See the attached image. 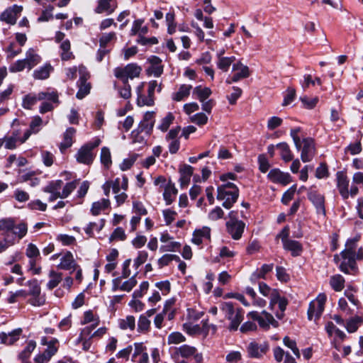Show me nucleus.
<instances>
[{
	"label": "nucleus",
	"instance_id": "1",
	"mask_svg": "<svg viewBox=\"0 0 363 363\" xmlns=\"http://www.w3.org/2000/svg\"><path fill=\"white\" fill-rule=\"evenodd\" d=\"M144 83H142L137 87L136 91L138 94L137 104L139 106H152L155 103V91L157 89L158 92L162 90L161 84H158L157 81L152 80L148 83L147 96L142 94Z\"/></svg>",
	"mask_w": 363,
	"mask_h": 363
},
{
	"label": "nucleus",
	"instance_id": "2",
	"mask_svg": "<svg viewBox=\"0 0 363 363\" xmlns=\"http://www.w3.org/2000/svg\"><path fill=\"white\" fill-rule=\"evenodd\" d=\"M337 189L343 199H347L350 196L354 197L359 193V188L352 185L349 189L350 180L347 175L342 172H337L336 174Z\"/></svg>",
	"mask_w": 363,
	"mask_h": 363
},
{
	"label": "nucleus",
	"instance_id": "3",
	"mask_svg": "<svg viewBox=\"0 0 363 363\" xmlns=\"http://www.w3.org/2000/svg\"><path fill=\"white\" fill-rule=\"evenodd\" d=\"M355 240L348 241L346 245L347 248L341 253L343 258V262L340 264V269L344 273L350 274V271L346 267V260H347L348 264L352 269H354L355 268Z\"/></svg>",
	"mask_w": 363,
	"mask_h": 363
},
{
	"label": "nucleus",
	"instance_id": "4",
	"mask_svg": "<svg viewBox=\"0 0 363 363\" xmlns=\"http://www.w3.org/2000/svg\"><path fill=\"white\" fill-rule=\"evenodd\" d=\"M141 68L135 64H128L124 67H116L114 75L123 82H128V79H133L139 77Z\"/></svg>",
	"mask_w": 363,
	"mask_h": 363
},
{
	"label": "nucleus",
	"instance_id": "5",
	"mask_svg": "<svg viewBox=\"0 0 363 363\" xmlns=\"http://www.w3.org/2000/svg\"><path fill=\"white\" fill-rule=\"evenodd\" d=\"M239 195L238 189H225V188H217V199L223 201V206L225 208H230L236 202Z\"/></svg>",
	"mask_w": 363,
	"mask_h": 363
},
{
	"label": "nucleus",
	"instance_id": "6",
	"mask_svg": "<svg viewBox=\"0 0 363 363\" xmlns=\"http://www.w3.org/2000/svg\"><path fill=\"white\" fill-rule=\"evenodd\" d=\"M79 90L76 94V96L79 99H82L89 94L91 89V84L86 82L87 79L89 78V73L86 68L82 65L79 66Z\"/></svg>",
	"mask_w": 363,
	"mask_h": 363
},
{
	"label": "nucleus",
	"instance_id": "7",
	"mask_svg": "<svg viewBox=\"0 0 363 363\" xmlns=\"http://www.w3.org/2000/svg\"><path fill=\"white\" fill-rule=\"evenodd\" d=\"M326 299L327 297L325 294H320L315 300L310 303L308 310V317L309 320H312L313 317L315 319L320 317L324 311Z\"/></svg>",
	"mask_w": 363,
	"mask_h": 363
},
{
	"label": "nucleus",
	"instance_id": "8",
	"mask_svg": "<svg viewBox=\"0 0 363 363\" xmlns=\"http://www.w3.org/2000/svg\"><path fill=\"white\" fill-rule=\"evenodd\" d=\"M232 72H233V74L232 76H229L225 81L228 84L237 82L250 76L249 67L242 64L240 61H237L233 65Z\"/></svg>",
	"mask_w": 363,
	"mask_h": 363
},
{
	"label": "nucleus",
	"instance_id": "9",
	"mask_svg": "<svg viewBox=\"0 0 363 363\" xmlns=\"http://www.w3.org/2000/svg\"><path fill=\"white\" fill-rule=\"evenodd\" d=\"M308 198L315 208L317 213L325 216L324 196L311 188L308 190Z\"/></svg>",
	"mask_w": 363,
	"mask_h": 363
},
{
	"label": "nucleus",
	"instance_id": "10",
	"mask_svg": "<svg viewBox=\"0 0 363 363\" xmlns=\"http://www.w3.org/2000/svg\"><path fill=\"white\" fill-rule=\"evenodd\" d=\"M301 158L303 162H310L315 155V149L314 141L312 138H304L301 141Z\"/></svg>",
	"mask_w": 363,
	"mask_h": 363
},
{
	"label": "nucleus",
	"instance_id": "11",
	"mask_svg": "<svg viewBox=\"0 0 363 363\" xmlns=\"http://www.w3.org/2000/svg\"><path fill=\"white\" fill-rule=\"evenodd\" d=\"M269 350V344L265 341H253L251 342L248 347L247 351L251 357L260 358Z\"/></svg>",
	"mask_w": 363,
	"mask_h": 363
},
{
	"label": "nucleus",
	"instance_id": "12",
	"mask_svg": "<svg viewBox=\"0 0 363 363\" xmlns=\"http://www.w3.org/2000/svg\"><path fill=\"white\" fill-rule=\"evenodd\" d=\"M122 278L117 277L112 281V291H116L118 290L130 292L133 287L137 284L135 275L131 277L129 279L122 283Z\"/></svg>",
	"mask_w": 363,
	"mask_h": 363
},
{
	"label": "nucleus",
	"instance_id": "13",
	"mask_svg": "<svg viewBox=\"0 0 363 363\" xmlns=\"http://www.w3.org/2000/svg\"><path fill=\"white\" fill-rule=\"evenodd\" d=\"M23 11L22 6L16 4L6 9L0 16V20L6 23L14 25L16 23L18 15Z\"/></svg>",
	"mask_w": 363,
	"mask_h": 363
},
{
	"label": "nucleus",
	"instance_id": "14",
	"mask_svg": "<svg viewBox=\"0 0 363 363\" xmlns=\"http://www.w3.org/2000/svg\"><path fill=\"white\" fill-rule=\"evenodd\" d=\"M267 178L273 183L286 186L291 182V177L289 173L281 172L279 169H272L267 174Z\"/></svg>",
	"mask_w": 363,
	"mask_h": 363
},
{
	"label": "nucleus",
	"instance_id": "15",
	"mask_svg": "<svg viewBox=\"0 0 363 363\" xmlns=\"http://www.w3.org/2000/svg\"><path fill=\"white\" fill-rule=\"evenodd\" d=\"M245 223L242 220L230 219L226 223L228 232L234 240H239L245 229Z\"/></svg>",
	"mask_w": 363,
	"mask_h": 363
},
{
	"label": "nucleus",
	"instance_id": "16",
	"mask_svg": "<svg viewBox=\"0 0 363 363\" xmlns=\"http://www.w3.org/2000/svg\"><path fill=\"white\" fill-rule=\"evenodd\" d=\"M160 240L163 243L160 248V251L162 252H176L181 246L179 242L173 241V238L167 233H162Z\"/></svg>",
	"mask_w": 363,
	"mask_h": 363
},
{
	"label": "nucleus",
	"instance_id": "17",
	"mask_svg": "<svg viewBox=\"0 0 363 363\" xmlns=\"http://www.w3.org/2000/svg\"><path fill=\"white\" fill-rule=\"evenodd\" d=\"M206 327L207 323L206 322H203L202 326L199 324H193L192 323H186L183 325L184 330L190 335L203 334L206 336L208 332Z\"/></svg>",
	"mask_w": 363,
	"mask_h": 363
},
{
	"label": "nucleus",
	"instance_id": "18",
	"mask_svg": "<svg viewBox=\"0 0 363 363\" xmlns=\"http://www.w3.org/2000/svg\"><path fill=\"white\" fill-rule=\"evenodd\" d=\"M76 160L79 163L91 164L94 160L92 150L86 144L84 145L79 150L76 155Z\"/></svg>",
	"mask_w": 363,
	"mask_h": 363
},
{
	"label": "nucleus",
	"instance_id": "19",
	"mask_svg": "<svg viewBox=\"0 0 363 363\" xmlns=\"http://www.w3.org/2000/svg\"><path fill=\"white\" fill-rule=\"evenodd\" d=\"M211 238V228L204 226L201 229L196 230L193 233L191 241L194 244L199 245L204 240H209Z\"/></svg>",
	"mask_w": 363,
	"mask_h": 363
},
{
	"label": "nucleus",
	"instance_id": "20",
	"mask_svg": "<svg viewBox=\"0 0 363 363\" xmlns=\"http://www.w3.org/2000/svg\"><path fill=\"white\" fill-rule=\"evenodd\" d=\"M196 352H197L196 347L188 345H184L178 347H174L172 350L171 354L177 355V357L183 359L193 356V354H195Z\"/></svg>",
	"mask_w": 363,
	"mask_h": 363
},
{
	"label": "nucleus",
	"instance_id": "21",
	"mask_svg": "<svg viewBox=\"0 0 363 363\" xmlns=\"http://www.w3.org/2000/svg\"><path fill=\"white\" fill-rule=\"evenodd\" d=\"M43 124V120L40 116H35L30 123V128L24 133L23 139H21V143H24L32 133H37Z\"/></svg>",
	"mask_w": 363,
	"mask_h": 363
},
{
	"label": "nucleus",
	"instance_id": "22",
	"mask_svg": "<svg viewBox=\"0 0 363 363\" xmlns=\"http://www.w3.org/2000/svg\"><path fill=\"white\" fill-rule=\"evenodd\" d=\"M22 333L21 328H17L8 333H0V342L5 345H12L16 342Z\"/></svg>",
	"mask_w": 363,
	"mask_h": 363
},
{
	"label": "nucleus",
	"instance_id": "23",
	"mask_svg": "<svg viewBox=\"0 0 363 363\" xmlns=\"http://www.w3.org/2000/svg\"><path fill=\"white\" fill-rule=\"evenodd\" d=\"M116 9L113 4V0H98V6L96 7L94 11L96 13H106L107 14L112 13Z\"/></svg>",
	"mask_w": 363,
	"mask_h": 363
},
{
	"label": "nucleus",
	"instance_id": "24",
	"mask_svg": "<svg viewBox=\"0 0 363 363\" xmlns=\"http://www.w3.org/2000/svg\"><path fill=\"white\" fill-rule=\"evenodd\" d=\"M21 139H23V138L19 137L18 131H13L11 135H6L4 138V147L7 150L16 149L18 143L21 144Z\"/></svg>",
	"mask_w": 363,
	"mask_h": 363
},
{
	"label": "nucleus",
	"instance_id": "25",
	"mask_svg": "<svg viewBox=\"0 0 363 363\" xmlns=\"http://www.w3.org/2000/svg\"><path fill=\"white\" fill-rule=\"evenodd\" d=\"M77 264L74 262L72 254L70 252H67L61 258L60 263L57 265V268L61 269H75Z\"/></svg>",
	"mask_w": 363,
	"mask_h": 363
},
{
	"label": "nucleus",
	"instance_id": "26",
	"mask_svg": "<svg viewBox=\"0 0 363 363\" xmlns=\"http://www.w3.org/2000/svg\"><path fill=\"white\" fill-rule=\"evenodd\" d=\"M180 173V184L182 186H186L190 182L191 177L193 174V167L188 164H183L179 168Z\"/></svg>",
	"mask_w": 363,
	"mask_h": 363
},
{
	"label": "nucleus",
	"instance_id": "27",
	"mask_svg": "<svg viewBox=\"0 0 363 363\" xmlns=\"http://www.w3.org/2000/svg\"><path fill=\"white\" fill-rule=\"evenodd\" d=\"M76 130L74 128H68L64 133L63 140L60 143V149L61 152H64L66 149L72 146L73 143V138L75 135Z\"/></svg>",
	"mask_w": 363,
	"mask_h": 363
},
{
	"label": "nucleus",
	"instance_id": "28",
	"mask_svg": "<svg viewBox=\"0 0 363 363\" xmlns=\"http://www.w3.org/2000/svg\"><path fill=\"white\" fill-rule=\"evenodd\" d=\"M60 55L62 60L67 61L74 59V56L72 52L71 51V44L69 40L67 39L61 42L60 45Z\"/></svg>",
	"mask_w": 363,
	"mask_h": 363
},
{
	"label": "nucleus",
	"instance_id": "29",
	"mask_svg": "<svg viewBox=\"0 0 363 363\" xmlns=\"http://www.w3.org/2000/svg\"><path fill=\"white\" fill-rule=\"evenodd\" d=\"M283 247L284 250L291 252L294 257L300 255L303 250L302 245L298 241L293 240H286Z\"/></svg>",
	"mask_w": 363,
	"mask_h": 363
},
{
	"label": "nucleus",
	"instance_id": "30",
	"mask_svg": "<svg viewBox=\"0 0 363 363\" xmlns=\"http://www.w3.org/2000/svg\"><path fill=\"white\" fill-rule=\"evenodd\" d=\"M48 278L49 281L46 284L47 288L49 290H52L54 288L57 287L61 281H62V274L52 269L49 272Z\"/></svg>",
	"mask_w": 363,
	"mask_h": 363
},
{
	"label": "nucleus",
	"instance_id": "31",
	"mask_svg": "<svg viewBox=\"0 0 363 363\" xmlns=\"http://www.w3.org/2000/svg\"><path fill=\"white\" fill-rule=\"evenodd\" d=\"M43 94L30 93L23 98L22 106L26 109H30L38 101H42Z\"/></svg>",
	"mask_w": 363,
	"mask_h": 363
},
{
	"label": "nucleus",
	"instance_id": "32",
	"mask_svg": "<svg viewBox=\"0 0 363 363\" xmlns=\"http://www.w3.org/2000/svg\"><path fill=\"white\" fill-rule=\"evenodd\" d=\"M243 311L241 308H237L234 314L228 319L230 325L228 329L230 330H237L240 324L243 320Z\"/></svg>",
	"mask_w": 363,
	"mask_h": 363
},
{
	"label": "nucleus",
	"instance_id": "33",
	"mask_svg": "<svg viewBox=\"0 0 363 363\" xmlns=\"http://www.w3.org/2000/svg\"><path fill=\"white\" fill-rule=\"evenodd\" d=\"M42 344L47 346V348L44 351L48 356H54L59 347V341L56 338H52L50 341H47L45 337L42 339Z\"/></svg>",
	"mask_w": 363,
	"mask_h": 363
},
{
	"label": "nucleus",
	"instance_id": "34",
	"mask_svg": "<svg viewBox=\"0 0 363 363\" xmlns=\"http://www.w3.org/2000/svg\"><path fill=\"white\" fill-rule=\"evenodd\" d=\"M53 68L50 64H46L33 72V76L35 79H48Z\"/></svg>",
	"mask_w": 363,
	"mask_h": 363
},
{
	"label": "nucleus",
	"instance_id": "35",
	"mask_svg": "<svg viewBox=\"0 0 363 363\" xmlns=\"http://www.w3.org/2000/svg\"><path fill=\"white\" fill-rule=\"evenodd\" d=\"M27 65V68L31 69L40 61V57L33 49H29L26 52V57L23 59Z\"/></svg>",
	"mask_w": 363,
	"mask_h": 363
},
{
	"label": "nucleus",
	"instance_id": "36",
	"mask_svg": "<svg viewBox=\"0 0 363 363\" xmlns=\"http://www.w3.org/2000/svg\"><path fill=\"white\" fill-rule=\"evenodd\" d=\"M21 256L19 252H16L11 257V260L9 262H5V265L6 266H11V272L13 274H18V275H22V269L21 267L18 264H15L13 265V264L16 262H18L21 259Z\"/></svg>",
	"mask_w": 363,
	"mask_h": 363
},
{
	"label": "nucleus",
	"instance_id": "37",
	"mask_svg": "<svg viewBox=\"0 0 363 363\" xmlns=\"http://www.w3.org/2000/svg\"><path fill=\"white\" fill-rule=\"evenodd\" d=\"M110 206V201L108 199H102L100 201L93 203L91 212L92 215L97 216L102 211L108 208Z\"/></svg>",
	"mask_w": 363,
	"mask_h": 363
},
{
	"label": "nucleus",
	"instance_id": "38",
	"mask_svg": "<svg viewBox=\"0 0 363 363\" xmlns=\"http://www.w3.org/2000/svg\"><path fill=\"white\" fill-rule=\"evenodd\" d=\"M236 58L235 56L220 57L217 60L216 65L217 67L223 72H228L230 65L235 63Z\"/></svg>",
	"mask_w": 363,
	"mask_h": 363
},
{
	"label": "nucleus",
	"instance_id": "39",
	"mask_svg": "<svg viewBox=\"0 0 363 363\" xmlns=\"http://www.w3.org/2000/svg\"><path fill=\"white\" fill-rule=\"evenodd\" d=\"M211 90L208 87H203L198 86L194 88L193 91L194 96L198 99L201 102H203L211 94Z\"/></svg>",
	"mask_w": 363,
	"mask_h": 363
},
{
	"label": "nucleus",
	"instance_id": "40",
	"mask_svg": "<svg viewBox=\"0 0 363 363\" xmlns=\"http://www.w3.org/2000/svg\"><path fill=\"white\" fill-rule=\"evenodd\" d=\"M192 86L189 84H182L178 91L172 95V99L176 101H180L186 98L191 90Z\"/></svg>",
	"mask_w": 363,
	"mask_h": 363
},
{
	"label": "nucleus",
	"instance_id": "41",
	"mask_svg": "<svg viewBox=\"0 0 363 363\" xmlns=\"http://www.w3.org/2000/svg\"><path fill=\"white\" fill-rule=\"evenodd\" d=\"M177 194V189L174 184H168L163 194L164 199L167 205H170L174 200V198Z\"/></svg>",
	"mask_w": 363,
	"mask_h": 363
},
{
	"label": "nucleus",
	"instance_id": "42",
	"mask_svg": "<svg viewBox=\"0 0 363 363\" xmlns=\"http://www.w3.org/2000/svg\"><path fill=\"white\" fill-rule=\"evenodd\" d=\"M277 147L279 150L280 155L284 162H288L293 160V155L288 144L286 143H280Z\"/></svg>",
	"mask_w": 363,
	"mask_h": 363
},
{
	"label": "nucleus",
	"instance_id": "43",
	"mask_svg": "<svg viewBox=\"0 0 363 363\" xmlns=\"http://www.w3.org/2000/svg\"><path fill=\"white\" fill-rule=\"evenodd\" d=\"M165 22L167 26V33L169 35H173L175 33L177 25L175 22V14L174 12L170 11L166 14Z\"/></svg>",
	"mask_w": 363,
	"mask_h": 363
},
{
	"label": "nucleus",
	"instance_id": "44",
	"mask_svg": "<svg viewBox=\"0 0 363 363\" xmlns=\"http://www.w3.org/2000/svg\"><path fill=\"white\" fill-rule=\"evenodd\" d=\"M118 325L122 330H133L135 326V320L134 316L128 315L125 318L118 320Z\"/></svg>",
	"mask_w": 363,
	"mask_h": 363
},
{
	"label": "nucleus",
	"instance_id": "45",
	"mask_svg": "<svg viewBox=\"0 0 363 363\" xmlns=\"http://www.w3.org/2000/svg\"><path fill=\"white\" fill-rule=\"evenodd\" d=\"M345 279L340 275L336 274L333 276L330 280L331 287L336 291H340L344 288Z\"/></svg>",
	"mask_w": 363,
	"mask_h": 363
},
{
	"label": "nucleus",
	"instance_id": "46",
	"mask_svg": "<svg viewBox=\"0 0 363 363\" xmlns=\"http://www.w3.org/2000/svg\"><path fill=\"white\" fill-rule=\"evenodd\" d=\"M36 347V342L33 340H30L27 343V345L24 348V350L19 354L18 357L22 361L24 362L27 360L33 351L35 350Z\"/></svg>",
	"mask_w": 363,
	"mask_h": 363
},
{
	"label": "nucleus",
	"instance_id": "47",
	"mask_svg": "<svg viewBox=\"0 0 363 363\" xmlns=\"http://www.w3.org/2000/svg\"><path fill=\"white\" fill-rule=\"evenodd\" d=\"M62 185V181L57 179L50 182L46 186H45L43 191L45 193H56L61 194L60 189Z\"/></svg>",
	"mask_w": 363,
	"mask_h": 363
},
{
	"label": "nucleus",
	"instance_id": "48",
	"mask_svg": "<svg viewBox=\"0 0 363 363\" xmlns=\"http://www.w3.org/2000/svg\"><path fill=\"white\" fill-rule=\"evenodd\" d=\"M143 21L140 19L135 20L131 29V35H135L139 34L140 35H145L147 33V28L143 26Z\"/></svg>",
	"mask_w": 363,
	"mask_h": 363
},
{
	"label": "nucleus",
	"instance_id": "49",
	"mask_svg": "<svg viewBox=\"0 0 363 363\" xmlns=\"http://www.w3.org/2000/svg\"><path fill=\"white\" fill-rule=\"evenodd\" d=\"M363 322V318L359 316H355L347 320L345 328L349 333H354L360 323Z\"/></svg>",
	"mask_w": 363,
	"mask_h": 363
},
{
	"label": "nucleus",
	"instance_id": "50",
	"mask_svg": "<svg viewBox=\"0 0 363 363\" xmlns=\"http://www.w3.org/2000/svg\"><path fill=\"white\" fill-rule=\"evenodd\" d=\"M259 325L263 328H269V325L274 324L275 320L273 316L266 311H263L261 314V318L259 319Z\"/></svg>",
	"mask_w": 363,
	"mask_h": 363
},
{
	"label": "nucleus",
	"instance_id": "51",
	"mask_svg": "<svg viewBox=\"0 0 363 363\" xmlns=\"http://www.w3.org/2000/svg\"><path fill=\"white\" fill-rule=\"evenodd\" d=\"M174 121V116L172 113H168L162 120L158 125V129L162 132H166L170 125Z\"/></svg>",
	"mask_w": 363,
	"mask_h": 363
},
{
	"label": "nucleus",
	"instance_id": "52",
	"mask_svg": "<svg viewBox=\"0 0 363 363\" xmlns=\"http://www.w3.org/2000/svg\"><path fill=\"white\" fill-rule=\"evenodd\" d=\"M15 227L13 220L11 218H3L0 220V231H4L6 235H9V233L11 232Z\"/></svg>",
	"mask_w": 363,
	"mask_h": 363
},
{
	"label": "nucleus",
	"instance_id": "53",
	"mask_svg": "<svg viewBox=\"0 0 363 363\" xmlns=\"http://www.w3.org/2000/svg\"><path fill=\"white\" fill-rule=\"evenodd\" d=\"M220 310L228 320L234 314L238 308H235L231 302H223L220 304Z\"/></svg>",
	"mask_w": 363,
	"mask_h": 363
},
{
	"label": "nucleus",
	"instance_id": "54",
	"mask_svg": "<svg viewBox=\"0 0 363 363\" xmlns=\"http://www.w3.org/2000/svg\"><path fill=\"white\" fill-rule=\"evenodd\" d=\"M186 340L185 337L179 332L170 333L167 337V343L169 345H177L184 342Z\"/></svg>",
	"mask_w": 363,
	"mask_h": 363
},
{
	"label": "nucleus",
	"instance_id": "55",
	"mask_svg": "<svg viewBox=\"0 0 363 363\" xmlns=\"http://www.w3.org/2000/svg\"><path fill=\"white\" fill-rule=\"evenodd\" d=\"M101 162L106 168H108L112 163L111 152L106 147H104L101 149Z\"/></svg>",
	"mask_w": 363,
	"mask_h": 363
},
{
	"label": "nucleus",
	"instance_id": "56",
	"mask_svg": "<svg viewBox=\"0 0 363 363\" xmlns=\"http://www.w3.org/2000/svg\"><path fill=\"white\" fill-rule=\"evenodd\" d=\"M283 342L284 345L291 350L294 355L299 358L300 357V352L298 348L296 346V342L295 340L291 339L288 336H286L283 339Z\"/></svg>",
	"mask_w": 363,
	"mask_h": 363
},
{
	"label": "nucleus",
	"instance_id": "57",
	"mask_svg": "<svg viewBox=\"0 0 363 363\" xmlns=\"http://www.w3.org/2000/svg\"><path fill=\"white\" fill-rule=\"evenodd\" d=\"M174 259L179 261V257L175 255L165 254L158 259L157 264L160 268H162Z\"/></svg>",
	"mask_w": 363,
	"mask_h": 363
},
{
	"label": "nucleus",
	"instance_id": "58",
	"mask_svg": "<svg viewBox=\"0 0 363 363\" xmlns=\"http://www.w3.org/2000/svg\"><path fill=\"white\" fill-rule=\"evenodd\" d=\"M28 228L26 223H21L17 225H15L14 229L11 233L18 237V240L23 238L27 233Z\"/></svg>",
	"mask_w": 363,
	"mask_h": 363
},
{
	"label": "nucleus",
	"instance_id": "59",
	"mask_svg": "<svg viewBox=\"0 0 363 363\" xmlns=\"http://www.w3.org/2000/svg\"><path fill=\"white\" fill-rule=\"evenodd\" d=\"M315 83L318 85H321L322 82L319 77H315V79H312L311 74H305L303 76V81L301 82V84L303 89H306L310 84L314 85Z\"/></svg>",
	"mask_w": 363,
	"mask_h": 363
},
{
	"label": "nucleus",
	"instance_id": "60",
	"mask_svg": "<svg viewBox=\"0 0 363 363\" xmlns=\"http://www.w3.org/2000/svg\"><path fill=\"white\" fill-rule=\"evenodd\" d=\"M77 183V180L67 183L61 192V199L67 198L76 189Z\"/></svg>",
	"mask_w": 363,
	"mask_h": 363
},
{
	"label": "nucleus",
	"instance_id": "61",
	"mask_svg": "<svg viewBox=\"0 0 363 363\" xmlns=\"http://www.w3.org/2000/svg\"><path fill=\"white\" fill-rule=\"evenodd\" d=\"M99 319L96 318L94 313L91 311H86L84 314L83 324L93 323L91 328H94L99 325Z\"/></svg>",
	"mask_w": 363,
	"mask_h": 363
},
{
	"label": "nucleus",
	"instance_id": "62",
	"mask_svg": "<svg viewBox=\"0 0 363 363\" xmlns=\"http://www.w3.org/2000/svg\"><path fill=\"white\" fill-rule=\"evenodd\" d=\"M116 38L114 32L106 33L102 34L99 39L100 48H105L108 43Z\"/></svg>",
	"mask_w": 363,
	"mask_h": 363
},
{
	"label": "nucleus",
	"instance_id": "63",
	"mask_svg": "<svg viewBox=\"0 0 363 363\" xmlns=\"http://www.w3.org/2000/svg\"><path fill=\"white\" fill-rule=\"evenodd\" d=\"M190 120L192 123L197 124L198 125H203L208 121V117L203 113H198L190 117Z\"/></svg>",
	"mask_w": 363,
	"mask_h": 363
},
{
	"label": "nucleus",
	"instance_id": "64",
	"mask_svg": "<svg viewBox=\"0 0 363 363\" xmlns=\"http://www.w3.org/2000/svg\"><path fill=\"white\" fill-rule=\"evenodd\" d=\"M223 215L224 212L221 208L216 206L208 213V218L211 220H217L223 218Z\"/></svg>",
	"mask_w": 363,
	"mask_h": 363
}]
</instances>
